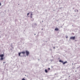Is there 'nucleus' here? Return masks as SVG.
Masks as SVG:
<instances>
[{"instance_id":"f8f14e48","label":"nucleus","mask_w":80,"mask_h":80,"mask_svg":"<svg viewBox=\"0 0 80 80\" xmlns=\"http://www.w3.org/2000/svg\"><path fill=\"white\" fill-rule=\"evenodd\" d=\"M29 13H28V14H27V15L28 16V15H29Z\"/></svg>"},{"instance_id":"f3484780","label":"nucleus","mask_w":80,"mask_h":80,"mask_svg":"<svg viewBox=\"0 0 80 80\" xmlns=\"http://www.w3.org/2000/svg\"><path fill=\"white\" fill-rule=\"evenodd\" d=\"M68 38V37H67V36L66 37V38Z\"/></svg>"},{"instance_id":"7ed1b4c3","label":"nucleus","mask_w":80,"mask_h":80,"mask_svg":"<svg viewBox=\"0 0 80 80\" xmlns=\"http://www.w3.org/2000/svg\"><path fill=\"white\" fill-rule=\"evenodd\" d=\"M26 53L27 56H28V55H29V52L28 51H26Z\"/></svg>"},{"instance_id":"20e7f679","label":"nucleus","mask_w":80,"mask_h":80,"mask_svg":"<svg viewBox=\"0 0 80 80\" xmlns=\"http://www.w3.org/2000/svg\"><path fill=\"white\" fill-rule=\"evenodd\" d=\"M4 57V54H1L0 55V57L1 58H2Z\"/></svg>"},{"instance_id":"9b49d317","label":"nucleus","mask_w":80,"mask_h":80,"mask_svg":"<svg viewBox=\"0 0 80 80\" xmlns=\"http://www.w3.org/2000/svg\"><path fill=\"white\" fill-rule=\"evenodd\" d=\"M48 70H50V68H48Z\"/></svg>"},{"instance_id":"f03ea898","label":"nucleus","mask_w":80,"mask_h":80,"mask_svg":"<svg viewBox=\"0 0 80 80\" xmlns=\"http://www.w3.org/2000/svg\"><path fill=\"white\" fill-rule=\"evenodd\" d=\"M70 39H71L72 40H75V36L73 37H71Z\"/></svg>"},{"instance_id":"6e6552de","label":"nucleus","mask_w":80,"mask_h":80,"mask_svg":"<svg viewBox=\"0 0 80 80\" xmlns=\"http://www.w3.org/2000/svg\"><path fill=\"white\" fill-rule=\"evenodd\" d=\"M45 72L46 73H47V72H48V71H47V70L46 69L45 70Z\"/></svg>"},{"instance_id":"a211bd4d","label":"nucleus","mask_w":80,"mask_h":80,"mask_svg":"<svg viewBox=\"0 0 80 80\" xmlns=\"http://www.w3.org/2000/svg\"><path fill=\"white\" fill-rule=\"evenodd\" d=\"M6 63V62H3V63Z\"/></svg>"},{"instance_id":"dca6fc26","label":"nucleus","mask_w":80,"mask_h":80,"mask_svg":"<svg viewBox=\"0 0 80 80\" xmlns=\"http://www.w3.org/2000/svg\"><path fill=\"white\" fill-rule=\"evenodd\" d=\"M31 18H32V16H31Z\"/></svg>"},{"instance_id":"423d86ee","label":"nucleus","mask_w":80,"mask_h":80,"mask_svg":"<svg viewBox=\"0 0 80 80\" xmlns=\"http://www.w3.org/2000/svg\"><path fill=\"white\" fill-rule=\"evenodd\" d=\"M55 30L56 31H58V28H55Z\"/></svg>"},{"instance_id":"f257e3e1","label":"nucleus","mask_w":80,"mask_h":80,"mask_svg":"<svg viewBox=\"0 0 80 80\" xmlns=\"http://www.w3.org/2000/svg\"><path fill=\"white\" fill-rule=\"evenodd\" d=\"M59 62H61V63H62L63 65H65V64L67 63V61H66L64 62H63V61H62L61 60H60L59 61Z\"/></svg>"},{"instance_id":"4468645a","label":"nucleus","mask_w":80,"mask_h":80,"mask_svg":"<svg viewBox=\"0 0 80 80\" xmlns=\"http://www.w3.org/2000/svg\"><path fill=\"white\" fill-rule=\"evenodd\" d=\"M53 48L55 49V47H53Z\"/></svg>"},{"instance_id":"1a4fd4ad","label":"nucleus","mask_w":80,"mask_h":80,"mask_svg":"<svg viewBox=\"0 0 80 80\" xmlns=\"http://www.w3.org/2000/svg\"><path fill=\"white\" fill-rule=\"evenodd\" d=\"M21 52H19V56H20V54H21Z\"/></svg>"},{"instance_id":"9d476101","label":"nucleus","mask_w":80,"mask_h":80,"mask_svg":"<svg viewBox=\"0 0 80 80\" xmlns=\"http://www.w3.org/2000/svg\"><path fill=\"white\" fill-rule=\"evenodd\" d=\"M22 80H25V79L24 78H23Z\"/></svg>"},{"instance_id":"2eb2a0df","label":"nucleus","mask_w":80,"mask_h":80,"mask_svg":"<svg viewBox=\"0 0 80 80\" xmlns=\"http://www.w3.org/2000/svg\"><path fill=\"white\" fill-rule=\"evenodd\" d=\"M1 3H0V6H1Z\"/></svg>"},{"instance_id":"ddd939ff","label":"nucleus","mask_w":80,"mask_h":80,"mask_svg":"<svg viewBox=\"0 0 80 80\" xmlns=\"http://www.w3.org/2000/svg\"><path fill=\"white\" fill-rule=\"evenodd\" d=\"M33 14H31V16H32Z\"/></svg>"},{"instance_id":"0eeeda50","label":"nucleus","mask_w":80,"mask_h":80,"mask_svg":"<svg viewBox=\"0 0 80 80\" xmlns=\"http://www.w3.org/2000/svg\"><path fill=\"white\" fill-rule=\"evenodd\" d=\"M4 58L3 57L1 58V60H3Z\"/></svg>"},{"instance_id":"39448f33","label":"nucleus","mask_w":80,"mask_h":80,"mask_svg":"<svg viewBox=\"0 0 80 80\" xmlns=\"http://www.w3.org/2000/svg\"><path fill=\"white\" fill-rule=\"evenodd\" d=\"M21 53H23V54H25V52H21Z\"/></svg>"}]
</instances>
